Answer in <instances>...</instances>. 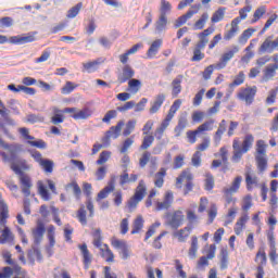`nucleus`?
<instances>
[{
	"mask_svg": "<svg viewBox=\"0 0 278 278\" xmlns=\"http://www.w3.org/2000/svg\"><path fill=\"white\" fill-rule=\"evenodd\" d=\"M0 148L8 150V154L5 152H0V156L2 157L3 163H10L11 170H13L14 174L18 176L22 194L25 197L24 213L29 215L31 214V211L29 210L28 198L31 195L33 181L31 178L24 172L30 170L31 165L27 160L21 159L18 156L23 151V146L21 143L9 144L4 142L2 138H0Z\"/></svg>",
	"mask_w": 278,
	"mask_h": 278,
	"instance_id": "nucleus-1",
	"label": "nucleus"
},
{
	"mask_svg": "<svg viewBox=\"0 0 278 278\" xmlns=\"http://www.w3.org/2000/svg\"><path fill=\"white\" fill-rule=\"evenodd\" d=\"M255 137L252 134L244 135L243 141H241L239 138H236L232 140V163L238 164L240 161H242V157L244 154L249 153L252 150V147L254 146Z\"/></svg>",
	"mask_w": 278,
	"mask_h": 278,
	"instance_id": "nucleus-2",
	"label": "nucleus"
},
{
	"mask_svg": "<svg viewBox=\"0 0 278 278\" xmlns=\"http://www.w3.org/2000/svg\"><path fill=\"white\" fill-rule=\"evenodd\" d=\"M186 220H188V226L174 232V237H176L180 243L187 242L188 238H190L192 229H194L193 225L199 222V216H197L194 211L188 210L186 211Z\"/></svg>",
	"mask_w": 278,
	"mask_h": 278,
	"instance_id": "nucleus-3",
	"label": "nucleus"
},
{
	"mask_svg": "<svg viewBox=\"0 0 278 278\" xmlns=\"http://www.w3.org/2000/svg\"><path fill=\"white\" fill-rule=\"evenodd\" d=\"M214 31V27H207L199 34L200 41L197 42L195 48H193V56L191 59L192 62H201L203 59H205V53H202V50L205 49L206 43L210 41L207 37L213 35Z\"/></svg>",
	"mask_w": 278,
	"mask_h": 278,
	"instance_id": "nucleus-4",
	"label": "nucleus"
},
{
	"mask_svg": "<svg viewBox=\"0 0 278 278\" xmlns=\"http://www.w3.org/2000/svg\"><path fill=\"white\" fill-rule=\"evenodd\" d=\"M268 144H266L265 140H256L255 143V163L256 168L260 173L264 174L268 168V157L266 156V149Z\"/></svg>",
	"mask_w": 278,
	"mask_h": 278,
	"instance_id": "nucleus-5",
	"label": "nucleus"
},
{
	"mask_svg": "<svg viewBox=\"0 0 278 278\" xmlns=\"http://www.w3.org/2000/svg\"><path fill=\"white\" fill-rule=\"evenodd\" d=\"M181 106V100H175L173 105L169 108V112H167V115L165 119H163L162 124H160V127L155 129V137L156 140L161 141L163 138V134H165L166 129L169 127L170 121H173L176 113L179 111Z\"/></svg>",
	"mask_w": 278,
	"mask_h": 278,
	"instance_id": "nucleus-6",
	"label": "nucleus"
},
{
	"mask_svg": "<svg viewBox=\"0 0 278 278\" xmlns=\"http://www.w3.org/2000/svg\"><path fill=\"white\" fill-rule=\"evenodd\" d=\"M267 224H269L270 229L267 232V241L269 242V261L271 266L278 265V253L276 247V237L274 236V227L277 225V219L275 216H270Z\"/></svg>",
	"mask_w": 278,
	"mask_h": 278,
	"instance_id": "nucleus-7",
	"label": "nucleus"
},
{
	"mask_svg": "<svg viewBox=\"0 0 278 278\" xmlns=\"http://www.w3.org/2000/svg\"><path fill=\"white\" fill-rule=\"evenodd\" d=\"M147 195V185L144 184L143 179H140L139 185L136 188V191L134 192V195L130 197L127 203V207L129 213H132L136 211L137 205H139L140 202L144 199Z\"/></svg>",
	"mask_w": 278,
	"mask_h": 278,
	"instance_id": "nucleus-8",
	"label": "nucleus"
},
{
	"mask_svg": "<svg viewBox=\"0 0 278 278\" xmlns=\"http://www.w3.org/2000/svg\"><path fill=\"white\" fill-rule=\"evenodd\" d=\"M185 223V214L184 211L176 210V211H168L165 214V226L169 227L170 229L177 230Z\"/></svg>",
	"mask_w": 278,
	"mask_h": 278,
	"instance_id": "nucleus-9",
	"label": "nucleus"
},
{
	"mask_svg": "<svg viewBox=\"0 0 278 278\" xmlns=\"http://www.w3.org/2000/svg\"><path fill=\"white\" fill-rule=\"evenodd\" d=\"M194 179V176H192L190 169H185L181 172L180 176L176 179V188L178 190L181 189V185L184 181H186L185 188L182 190V194L188 195L192 190L194 189V182L192 180Z\"/></svg>",
	"mask_w": 278,
	"mask_h": 278,
	"instance_id": "nucleus-10",
	"label": "nucleus"
},
{
	"mask_svg": "<svg viewBox=\"0 0 278 278\" xmlns=\"http://www.w3.org/2000/svg\"><path fill=\"white\" fill-rule=\"evenodd\" d=\"M29 155H31L36 164H39V167L41 168V170H43L45 174H53V170H54L53 161H51L50 159H43L42 153H40L38 150L29 151Z\"/></svg>",
	"mask_w": 278,
	"mask_h": 278,
	"instance_id": "nucleus-11",
	"label": "nucleus"
},
{
	"mask_svg": "<svg viewBox=\"0 0 278 278\" xmlns=\"http://www.w3.org/2000/svg\"><path fill=\"white\" fill-rule=\"evenodd\" d=\"M242 176H238L236 178H233L232 184L230 185V187H225L223 189V195L225 198L226 204H231V203H236L237 199L235 197H232V194H236L237 192H239L240 190V186L242 185Z\"/></svg>",
	"mask_w": 278,
	"mask_h": 278,
	"instance_id": "nucleus-12",
	"label": "nucleus"
},
{
	"mask_svg": "<svg viewBox=\"0 0 278 278\" xmlns=\"http://www.w3.org/2000/svg\"><path fill=\"white\" fill-rule=\"evenodd\" d=\"M36 33H28L26 35H17L7 38V36L0 35V45L10 42L11 45H27L36 41Z\"/></svg>",
	"mask_w": 278,
	"mask_h": 278,
	"instance_id": "nucleus-13",
	"label": "nucleus"
},
{
	"mask_svg": "<svg viewBox=\"0 0 278 278\" xmlns=\"http://www.w3.org/2000/svg\"><path fill=\"white\" fill-rule=\"evenodd\" d=\"M216 124L214 119L208 122H204L202 125L197 127L195 130H189L186 132V138H188V142L194 144L197 142V136L203 135L205 131L213 130V125Z\"/></svg>",
	"mask_w": 278,
	"mask_h": 278,
	"instance_id": "nucleus-14",
	"label": "nucleus"
},
{
	"mask_svg": "<svg viewBox=\"0 0 278 278\" xmlns=\"http://www.w3.org/2000/svg\"><path fill=\"white\" fill-rule=\"evenodd\" d=\"M257 94V87H245L241 88L237 93V99L241 102H244L245 105H252L255 100V96Z\"/></svg>",
	"mask_w": 278,
	"mask_h": 278,
	"instance_id": "nucleus-15",
	"label": "nucleus"
},
{
	"mask_svg": "<svg viewBox=\"0 0 278 278\" xmlns=\"http://www.w3.org/2000/svg\"><path fill=\"white\" fill-rule=\"evenodd\" d=\"M254 262L256 264H258V266H256V274L255 277L256 278H263L265 277V269L264 267L266 266V264L268 263V258L266 256V252L264 248H260L258 251L255 254V258Z\"/></svg>",
	"mask_w": 278,
	"mask_h": 278,
	"instance_id": "nucleus-16",
	"label": "nucleus"
},
{
	"mask_svg": "<svg viewBox=\"0 0 278 278\" xmlns=\"http://www.w3.org/2000/svg\"><path fill=\"white\" fill-rule=\"evenodd\" d=\"M18 134H21V137L24 138V140H26V143H28L33 148H37L40 150L47 149V142L41 139L35 140V137L29 135V129H27L25 127H21V128H18Z\"/></svg>",
	"mask_w": 278,
	"mask_h": 278,
	"instance_id": "nucleus-17",
	"label": "nucleus"
},
{
	"mask_svg": "<svg viewBox=\"0 0 278 278\" xmlns=\"http://www.w3.org/2000/svg\"><path fill=\"white\" fill-rule=\"evenodd\" d=\"M124 125H125L124 121H121L115 126L111 127L110 130L104 132V137H102L101 144L109 147L111 142V138L116 140L121 136L122 127H124Z\"/></svg>",
	"mask_w": 278,
	"mask_h": 278,
	"instance_id": "nucleus-18",
	"label": "nucleus"
},
{
	"mask_svg": "<svg viewBox=\"0 0 278 278\" xmlns=\"http://www.w3.org/2000/svg\"><path fill=\"white\" fill-rule=\"evenodd\" d=\"M237 53H239V47L232 46V49L223 53L222 56L219 58V61L215 63V70H224L228 65L229 61H231Z\"/></svg>",
	"mask_w": 278,
	"mask_h": 278,
	"instance_id": "nucleus-19",
	"label": "nucleus"
},
{
	"mask_svg": "<svg viewBox=\"0 0 278 278\" xmlns=\"http://www.w3.org/2000/svg\"><path fill=\"white\" fill-rule=\"evenodd\" d=\"M201 5L200 4H193L191 9L188 10L185 14L181 16H178L176 20V23L174 24V27L179 28L184 26V24H187V22L192 18L195 14H199Z\"/></svg>",
	"mask_w": 278,
	"mask_h": 278,
	"instance_id": "nucleus-20",
	"label": "nucleus"
},
{
	"mask_svg": "<svg viewBox=\"0 0 278 278\" xmlns=\"http://www.w3.org/2000/svg\"><path fill=\"white\" fill-rule=\"evenodd\" d=\"M135 70H132L129 64H125V66H123L122 70L117 72L118 84L124 85L125 83L131 80L132 77H135Z\"/></svg>",
	"mask_w": 278,
	"mask_h": 278,
	"instance_id": "nucleus-21",
	"label": "nucleus"
},
{
	"mask_svg": "<svg viewBox=\"0 0 278 278\" xmlns=\"http://www.w3.org/2000/svg\"><path fill=\"white\" fill-rule=\"evenodd\" d=\"M115 187H116V176H111L110 181H108V186L104 187L102 190H100L99 193H97V198H96L97 203L109 198V194L111 192H114Z\"/></svg>",
	"mask_w": 278,
	"mask_h": 278,
	"instance_id": "nucleus-22",
	"label": "nucleus"
},
{
	"mask_svg": "<svg viewBox=\"0 0 278 278\" xmlns=\"http://www.w3.org/2000/svg\"><path fill=\"white\" fill-rule=\"evenodd\" d=\"M13 274L17 276L25 277L27 275L26 270H22V267L17 264H13V268L10 266H5L0 271V278H12Z\"/></svg>",
	"mask_w": 278,
	"mask_h": 278,
	"instance_id": "nucleus-23",
	"label": "nucleus"
},
{
	"mask_svg": "<svg viewBox=\"0 0 278 278\" xmlns=\"http://www.w3.org/2000/svg\"><path fill=\"white\" fill-rule=\"evenodd\" d=\"M111 247L115 250H121V255L123 261H127L130 256L129 249L127 242L124 240H118L117 238L111 239Z\"/></svg>",
	"mask_w": 278,
	"mask_h": 278,
	"instance_id": "nucleus-24",
	"label": "nucleus"
},
{
	"mask_svg": "<svg viewBox=\"0 0 278 278\" xmlns=\"http://www.w3.org/2000/svg\"><path fill=\"white\" fill-rule=\"evenodd\" d=\"M174 202V193L172 191H167L165 193V198L163 199V202H156L155 203V211H168L170 205H173Z\"/></svg>",
	"mask_w": 278,
	"mask_h": 278,
	"instance_id": "nucleus-25",
	"label": "nucleus"
},
{
	"mask_svg": "<svg viewBox=\"0 0 278 278\" xmlns=\"http://www.w3.org/2000/svg\"><path fill=\"white\" fill-rule=\"evenodd\" d=\"M78 250H80V254L83 257L84 268L85 270L90 269L92 263V254L86 243L78 245Z\"/></svg>",
	"mask_w": 278,
	"mask_h": 278,
	"instance_id": "nucleus-26",
	"label": "nucleus"
},
{
	"mask_svg": "<svg viewBox=\"0 0 278 278\" xmlns=\"http://www.w3.org/2000/svg\"><path fill=\"white\" fill-rule=\"evenodd\" d=\"M166 101L165 93H159L155 96L154 100L151 102V108H149V114H157L161 111L163 103Z\"/></svg>",
	"mask_w": 278,
	"mask_h": 278,
	"instance_id": "nucleus-27",
	"label": "nucleus"
},
{
	"mask_svg": "<svg viewBox=\"0 0 278 278\" xmlns=\"http://www.w3.org/2000/svg\"><path fill=\"white\" fill-rule=\"evenodd\" d=\"M34 238V244H40L43 235L46 233V225L42 222H37L36 228L31 231Z\"/></svg>",
	"mask_w": 278,
	"mask_h": 278,
	"instance_id": "nucleus-28",
	"label": "nucleus"
},
{
	"mask_svg": "<svg viewBox=\"0 0 278 278\" xmlns=\"http://www.w3.org/2000/svg\"><path fill=\"white\" fill-rule=\"evenodd\" d=\"M139 179V175L137 174H128V170H124L121 176H118V185L124 187L125 185L135 184Z\"/></svg>",
	"mask_w": 278,
	"mask_h": 278,
	"instance_id": "nucleus-29",
	"label": "nucleus"
},
{
	"mask_svg": "<svg viewBox=\"0 0 278 278\" xmlns=\"http://www.w3.org/2000/svg\"><path fill=\"white\" fill-rule=\"evenodd\" d=\"M275 50H278L277 47L274 46L273 43V36L267 37L266 39H264L262 46H260L258 48V53L263 54V53H273Z\"/></svg>",
	"mask_w": 278,
	"mask_h": 278,
	"instance_id": "nucleus-30",
	"label": "nucleus"
},
{
	"mask_svg": "<svg viewBox=\"0 0 278 278\" xmlns=\"http://www.w3.org/2000/svg\"><path fill=\"white\" fill-rule=\"evenodd\" d=\"M101 64L102 61L100 59H97L96 61H88L87 63H81V72L92 74L98 72Z\"/></svg>",
	"mask_w": 278,
	"mask_h": 278,
	"instance_id": "nucleus-31",
	"label": "nucleus"
},
{
	"mask_svg": "<svg viewBox=\"0 0 278 278\" xmlns=\"http://www.w3.org/2000/svg\"><path fill=\"white\" fill-rule=\"evenodd\" d=\"M250 220V216L248 213H244L243 216L238 218L236 226L233 227V231L237 236H240L243 232V229L247 227V223Z\"/></svg>",
	"mask_w": 278,
	"mask_h": 278,
	"instance_id": "nucleus-32",
	"label": "nucleus"
},
{
	"mask_svg": "<svg viewBox=\"0 0 278 278\" xmlns=\"http://www.w3.org/2000/svg\"><path fill=\"white\" fill-rule=\"evenodd\" d=\"M248 1L249 0H245V4H248V5H245L244 8L240 9V11H238V14L240 16H237L230 23L240 24L242 21L247 20L248 13H250L252 11V5Z\"/></svg>",
	"mask_w": 278,
	"mask_h": 278,
	"instance_id": "nucleus-33",
	"label": "nucleus"
},
{
	"mask_svg": "<svg viewBox=\"0 0 278 278\" xmlns=\"http://www.w3.org/2000/svg\"><path fill=\"white\" fill-rule=\"evenodd\" d=\"M9 219V205H7L5 200L2 199L0 194V225H5Z\"/></svg>",
	"mask_w": 278,
	"mask_h": 278,
	"instance_id": "nucleus-34",
	"label": "nucleus"
},
{
	"mask_svg": "<svg viewBox=\"0 0 278 278\" xmlns=\"http://www.w3.org/2000/svg\"><path fill=\"white\" fill-rule=\"evenodd\" d=\"M28 262L31 265H35L36 262H42V253H40V250L38 248H31L28 250Z\"/></svg>",
	"mask_w": 278,
	"mask_h": 278,
	"instance_id": "nucleus-35",
	"label": "nucleus"
},
{
	"mask_svg": "<svg viewBox=\"0 0 278 278\" xmlns=\"http://www.w3.org/2000/svg\"><path fill=\"white\" fill-rule=\"evenodd\" d=\"M100 256L106 263H114V253L110 249L109 244H103V247L100 248Z\"/></svg>",
	"mask_w": 278,
	"mask_h": 278,
	"instance_id": "nucleus-36",
	"label": "nucleus"
},
{
	"mask_svg": "<svg viewBox=\"0 0 278 278\" xmlns=\"http://www.w3.org/2000/svg\"><path fill=\"white\" fill-rule=\"evenodd\" d=\"M162 45H163L162 39H156V40L152 41L151 46L149 47V49L147 51L148 59H153L155 55H157L159 50L161 49Z\"/></svg>",
	"mask_w": 278,
	"mask_h": 278,
	"instance_id": "nucleus-37",
	"label": "nucleus"
},
{
	"mask_svg": "<svg viewBox=\"0 0 278 278\" xmlns=\"http://www.w3.org/2000/svg\"><path fill=\"white\" fill-rule=\"evenodd\" d=\"M227 126H228V123L226 122V119H222V122H219L218 129L214 134V142L215 143H217V144L220 143L222 137H224Z\"/></svg>",
	"mask_w": 278,
	"mask_h": 278,
	"instance_id": "nucleus-38",
	"label": "nucleus"
},
{
	"mask_svg": "<svg viewBox=\"0 0 278 278\" xmlns=\"http://www.w3.org/2000/svg\"><path fill=\"white\" fill-rule=\"evenodd\" d=\"M182 80H184V75H178L175 79H173V83H170V86L173 87V90H172L173 98L179 97L181 92Z\"/></svg>",
	"mask_w": 278,
	"mask_h": 278,
	"instance_id": "nucleus-39",
	"label": "nucleus"
},
{
	"mask_svg": "<svg viewBox=\"0 0 278 278\" xmlns=\"http://www.w3.org/2000/svg\"><path fill=\"white\" fill-rule=\"evenodd\" d=\"M165 177H166V169L160 168L159 172L155 173L154 176V186L157 189H162L163 185L165 184Z\"/></svg>",
	"mask_w": 278,
	"mask_h": 278,
	"instance_id": "nucleus-40",
	"label": "nucleus"
},
{
	"mask_svg": "<svg viewBox=\"0 0 278 278\" xmlns=\"http://www.w3.org/2000/svg\"><path fill=\"white\" fill-rule=\"evenodd\" d=\"M91 115H92V111L88 108H85L74 113L71 117L74 118V121H85L90 118Z\"/></svg>",
	"mask_w": 278,
	"mask_h": 278,
	"instance_id": "nucleus-41",
	"label": "nucleus"
},
{
	"mask_svg": "<svg viewBox=\"0 0 278 278\" xmlns=\"http://www.w3.org/2000/svg\"><path fill=\"white\" fill-rule=\"evenodd\" d=\"M14 242V236L12 233V230L8 226L3 228L2 235L0 236V244H8Z\"/></svg>",
	"mask_w": 278,
	"mask_h": 278,
	"instance_id": "nucleus-42",
	"label": "nucleus"
},
{
	"mask_svg": "<svg viewBox=\"0 0 278 278\" xmlns=\"http://www.w3.org/2000/svg\"><path fill=\"white\" fill-rule=\"evenodd\" d=\"M142 89V81L140 79H129L128 80V92L130 94H137V92Z\"/></svg>",
	"mask_w": 278,
	"mask_h": 278,
	"instance_id": "nucleus-43",
	"label": "nucleus"
},
{
	"mask_svg": "<svg viewBox=\"0 0 278 278\" xmlns=\"http://www.w3.org/2000/svg\"><path fill=\"white\" fill-rule=\"evenodd\" d=\"M37 191L39 192L41 200H43V201L51 200V194H50V192H48L47 187L42 182V180L37 181Z\"/></svg>",
	"mask_w": 278,
	"mask_h": 278,
	"instance_id": "nucleus-44",
	"label": "nucleus"
},
{
	"mask_svg": "<svg viewBox=\"0 0 278 278\" xmlns=\"http://www.w3.org/2000/svg\"><path fill=\"white\" fill-rule=\"evenodd\" d=\"M157 140V137L154 135H143V140H141L140 150H148L153 146L154 140Z\"/></svg>",
	"mask_w": 278,
	"mask_h": 278,
	"instance_id": "nucleus-45",
	"label": "nucleus"
},
{
	"mask_svg": "<svg viewBox=\"0 0 278 278\" xmlns=\"http://www.w3.org/2000/svg\"><path fill=\"white\" fill-rule=\"evenodd\" d=\"M188 127V119L187 116H181L178 118V124L176 128H174V132H176V137H180L181 132Z\"/></svg>",
	"mask_w": 278,
	"mask_h": 278,
	"instance_id": "nucleus-46",
	"label": "nucleus"
},
{
	"mask_svg": "<svg viewBox=\"0 0 278 278\" xmlns=\"http://www.w3.org/2000/svg\"><path fill=\"white\" fill-rule=\"evenodd\" d=\"M225 13H226V8L225 7L218 8L217 11H215L214 14H212L211 23L212 24H217L218 22L224 21Z\"/></svg>",
	"mask_w": 278,
	"mask_h": 278,
	"instance_id": "nucleus-47",
	"label": "nucleus"
},
{
	"mask_svg": "<svg viewBox=\"0 0 278 278\" xmlns=\"http://www.w3.org/2000/svg\"><path fill=\"white\" fill-rule=\"evenodd\" d=\"M208 18L210 14L207 12H204L202 16H200V20H197V22L193 23V30H202L203 28H205Z\"/></svg>",
	"mask_w": 278,
	"mask_h": 278,
	"instance_id": "nucleus-48",
	"label": "nucleus"
},
{
	"mask_svg": "<svg viewBox=\"0 0 278 278\" xmlns=\"http://www.w3.org/2000/svg\"><path fill=\"white\" fill-rule=\"evenodd\" d=\"M228 262H229V254H228V250H220L219 251V268L222 270H225L226 268H228Z\"/></svg>",
	"mask_w": 278,
	"mask_h": 278,
	"instance_id": "nucleus-49",
	"label": "nucleus"
},
{
	"mask_svg": "<svg viewBox=\"0 0 278 278\" xmlns=\"http://www.w3.org/2000/svg\"><path fill=\"white\" fill-rule=\"evenodd\" d=\"M168 25L167 16H159V20L155 22V31L161 34L166 30V26Z\"/></svg>",
	"mask_w": 278,
	"mask_h": 278,
	"instance_id": "nucleus-50",
	"label": "nucleus"
},
{
	"mask_svg": "<svg viewBox=\"0 0 278 278\" xmlns=\"http://www.w3.org/2000/svg\"><path fill=\"white\" fill-rule=\"evenodd\" d=\"M239 33V23L230 22V29L225 33L224 39L226 41L232 40L233 37Z\"/></svg>",
	"mask_w": 278,
	"mask_h": 278,
	"instance_id": "nucleus-51",
	"label": "nucleus"
},
{
	"mask_svg": "<svg viewBox=\"0 0 278 278\" xmlns=\"http://www.w3.org/2000/svg\"><path fill=\"white\" fill-rule=\"evenodd\" d=\"M143 224H144L143 217L140 215L137 216V218L134 219L132 230H130V235L139 233L143 229Z\"/></svg>",
	"mask_w": 278,
	"mask_h": 278,
	"instance_id": "nucleus-52",
	"label": "nucleus"
},
{
	"mask_svg": "<svg viewBox=\"0 0 278 278\" xmlns=\"http://www.w3.org/2000/svg\"><path fill=\"white\" fill-rule=\"evenodd\" d=\"M111 159V151L110 150H103L102 153H100L99 159L96 161L97 166H103L106 164Z\"/></svg>",
	"mask_w": 278,
	"mask_h": 278,
	"instance_id": "nucleus-53",
	"label": "nucleus"
},
{
	"mask_svg": "<svg viewBox=\"0 0 278 278\" xmlns=\"http://www.w3.org/2000/svg\"><path fill=\"white\" fill-rule=\"evenodd\" d=\"M197 250H199V240L195 236L191 237V248H189V257L194 260L197 257Z\"/></svg>",
	"mask_w": 278,
	"mask_h": 278,
	"instance_id": "nucleus-54",
	"label": "nucleus"
},
{
	"mask_svg": "<svg viewBox=\"0 0 278 278\" xmlns=\"http://www.w3.org/2000/svg\"><path fill=\"white\" fill-rule=\"evenodd\" d=\"M216 256L215 250H208V253L206 256H202L199 260V267H205L210 265V260H213Z\"/></svg>",
	"mask_w": 278,
	"mask_h": 278,
	"instance_id": "nucleus-55",
	"label": "nucleus"
},
{
	"mask_svg": "<svg viewBox=\"0 0 278 278\" xmlns=\"http://www.w3.org/2000/svg\"><path fill=\"white\" fill-rule=\"evenodd\" d=\"M245 78L247 76L244 75V72H238L237 76L233 78V81L229 84V88L232 89L243 85Z\"/></svg>",
	"mask_w": 278,
	"mask_h": 278,
	"instance_id": "nucleus-56",
	"label": "nucleus"
},
{
	"mask_svg": "<svg viewBox=\"0 0 278 278\" xmlns=\"http://www.w3.org/2000/svg\"><path fill=\"white\" fill-rule=\"evenodd\" d=\"M81 8H84V3L79 2L70 10H67L66 18H75L77 15H79Z\"/></svg>",
	"mask_w": 278,
	"mask_h": 278,
	"instance_id": "nucleus-57",
	"label": "nucleus"
},
{
	"mask_svg": "<svg viewBox=\"0 0 278 278\" xmlns=\"http://www.w3.org/2000/svg\"><path fill=\"white\" fill-rule=\"evenodd\" d=\"M76 217L78 219V223L81 224V226H87V211H85V205H81L80 208H78Z\"/></svg>",
	"mask_w": 278,
	"mask_h": 278,
	"instance_id": "nucleus-58",
	"label": "nucleus"
},
{
	"mask_svg": "<svg viewBox=\"0 0 278 278\" xmlns=\"http://www.w3.org/2000/svg\"><path fill=\"white\" fill-rule=\"evenodd\" d=\"M277 70H278V64L267 66L266 70H264V79L269 80L276 77Z\"/></svg>",
	"mask_w": 278,
	"mask_h": 278,
	"instance_id": "nucleus-59",
	"label": "nucleus"
},
{
	"mask_svg": "<svg viewBox=\"0 0 278 278\" xmlns=\"http://www.w3.org/2000/svg\"><path fill=\"white\" fill-rule=\"evenodd\" d=\"M136 124H137L136 119H129L126 123L125 129H123V137H129V135H131L132 131H135Z\"/></svg>",
	"mask_w": 278,
	"mask_h": 278,
	"instance_id": "nucleus-60",
	"label": "nucleus"
},
{
	"mask_svg": "<svg viewBox=\"0 0 278 278\" xmlns=\"http://www.w3.org/2000/svg\"><path fill=\"white\" fill-rule=\"evenodd\" d=\"M79 87V85L74 84L72 81H66L65 86L60 89V92L62 94H71L73 91H75Z\"/></svg>",
	"mask_w": 278,
	"mask_h": 278,
	"instance_id": "nucleus-61",
	"label": "nucleus"
},
{
	"mask_svg": "<svg viewBox=\"0 0 278 278\" xmlns=\"http://www.w3.org/2000/svg\"><path fill=\"white\" fill-rule=\"evenodd\" d=\"M215 181L212 174H206V179H204V190L211 191L214 189Z\"/></svg>",
	"mask_w": 278,
	"mask_h": 278,
	"instance_id": "nucleus-62",
	"label": "nucleus"
},
{
	"mask_svg": "<svg viewBox=\"0 0 278 278\" xmlns=\"http://www.w3.org/2000/svg\"><path fill=\"white\" fill-rule=\"evenodd\" d=\"M66 188L73 189V192H74V195L76 197V200H80L81 189H80L79 185H77L76 181L67 184Z\"/></svg>",
	"mask_w": 278,
	"mask_h": 278,
	"instance_id": "nucleus-63",
	"label": "nucleus"
},
{
	"mask_svg": "<svg viewBox=\"0 0 278 278\" xmlns=\"http://www.w3.org/2000/svg\"><path fill=\"white\" fill-rule=\"evenodd\" d=\"M170 3L167 0H162L160 7V16H166L170 12Z\"/></svg>",
	"mask_w": 278,
	"mask_h": 278,
	"instance_id": "nucleus-64",
	"label": "nucleus"
}]
</instances>
